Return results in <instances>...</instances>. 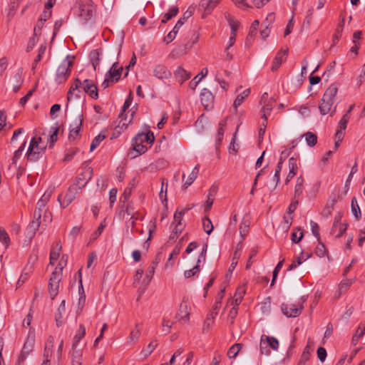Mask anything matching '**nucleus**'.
I'll return each instance as SVG.
<instances>
[{
  "mask_svg": "<svg viewBox=\"0 0 365 365\" xmlns=\"http://www.w3.org/2000/svg\"><path fill=\"white\" fill-rule=\"evenodd\" d=\"M338 91L336 85L331 84L324 92L323 97L319 102V109L322 115H326L331 112L330 115L332 116L336 111V107L331 110L335 97Z\"/></svg>",
  "mask_w": 365,
  "mask_h": 365,
  "instance_id": "nucleus-1",
  "label": "nucleus"
},
{
  "mask_svg": "<svg viewBox=\"0 0 365 365\" xmlns=\"http://www.w3.org/2000/svg\"><path fill=\"white\" fill-rule=\"evenodd\" d=\"M74 12L79 21L86 23L93 16L95 6L91 0H78Z\"/></svg>",
  "mask_w": 365,
  "mask_h": 365,
  "instance_id": "nucleus-2",
  "label": "nucleus"
},
{
  "mask_svg": "<svg viewBox=\"0 0 365 365\" xmlns=\"http://www.w3.org/2000/svg\"><path fill=\"white\" fill-rule=\"evenodd\" d=\"M73 56L68 55L58 66L55 76V81L57 84L65 83L71 73V67L73 65Z\"/></svg>",
  "mask_w": 365,
  "mask_h": 365,
  "instance_id": "nucleus-3",
  "label": "nucleus"
},
{
  "mask_svg": "<svg viewBox=\"0 0 365 365\" xmlns=\"http://www.w3.org/2000/svg\"><path fill=\"white\" fill-rule=\"evenodd\" d=\"M59 266H61L59 270H58V267H56L55 271L52 272L48 282V292L52 299L58 294L59 282L61 280L63 267L61 264H59Z\"/></svg>",
  "mask_w": 365,
  "mask_h": 365,
  "instance_id": "nucleus-4",
  "label": "nucleus"
},
{
  "mask_svg": "<svg viewBox=\"0 0 365 365\" xmlns=\"http://www.w3.org/2000/svg\"><path fill=\"white\" fill-rule=\"evenodd\" d=\"M268 346L277 351L279 348V341L274 336L262 335L259 344L261 354L267 355L269 353V351L267 349Z\"/></svg>",
  "mask_w": 365,
  "mask_h": 365,
  "instance_id": "nucleus-5",
  "label": "nucleus"
},
{
  "mask_svg": "<svg viewBox=\"0 0 365 365\" xmlns=\"http://www.w3.org/2000/svg\"><path fill=\"white\" fill-rule=\"evenodd\" d=\"M93 175V169L90 167L85 168L83 171L76 177L75 182L72 185L76 186L78 190L84 187Z\"/></svg>",
  "mask_w": 365,
  "mask_h": 365,
  "instance_id": "nucleus-6",
  "label": "nucleus"
},
{
  "mask_svg": "<svg viewBox=\"0 0 365 365\" xmlns=\"http://www.w3.org/2000/svg\"><path fill=\"white\" fill-rule=\"evenodd\" d=\"M303 307L302 304L283 303L281 310L287 317H297L301 314Z\"/></svg>",
  "mask_w": 365,
  "mask_h": 365,
  "instance_id": "nucleus-7",
  "label": "nucleus"
},
{
  "mask_svg": "<svg viewBox=\"0 0 365 365\" xmlns=\"http://www.w3.org/2000/svg\"><path fill=\"white\" fill-rule=\"evenodd\" d=\"M80 190L76 187V186L71 185L68 188L67 192L63 196V200L61 201L62 195H59L58 197V200L60 202L61 205L63 207H67L69 204H71L76 197L77 193Z\"/></svg>",
  "mask_w": 365,
  "mask_h": 365,
  "instance_id": "nucleus-8",
  "label": "nucleus"
},
{
  "mask_svg": "<svg viewBox=\"0 0 365 365\" xmlns=\"http://www.w3.org/2000/svg\"><path fill=\"white\" fill-rule=\"evenodd\" d=\"M200 100L206 110H210L213 108L214 96L207 88H205L201 91Z\"/></svg>",
  "mask_w": 365,
  "mask_h": 365,
  "instance_id": "nucleus-9",
  "label": "nucleus"
},
{
  "mask_svg": "<svg viewBox=\"0 0 365 365\" xmlns=\"http://www.w3.org/2000/svg\"><path fill=\"white\" fill-rule=\"evenodd\" d=\"M41 145L36 141L35 138H31L26 152V158L29 161L36 162L39 159V152L35 151V149Z\"/></svg>",
  "mask_w": 365,
  "mask_h": 365,
  "instance_id": "nucleus-10",
  "label": "nucleus"
},
{
  "mask_svg": "<svg viewBox=\"0 0 365 365\" xmlns=\"http://www.w3.org/2000/svg\"><path fill=\"white\" fill-rule=\"evenodd\" d=\"M123 70L122 66L118 67V62H115L106 75L111 78V83H117L120 78Z\"/></svg>",
  "mask_w": 365,
  "mask_h": 365,
  "instance_id": "nucleus-11",
  "label": "nucleus"
},
{
  "mask_svg": "<svg viewBox=\"0 0 365 365\" xmlns=\"http://www.w3.org/2000/svg\"><path fill=\"white\" fill-rule=\"evenodd\" d=\"M84 91L92 98L97 99L98 98V88L93 83V81L86 79L83 82Z\"/></svg>",
  "mask_w": 365,
  "mask_h": 365,
  "instance_id": "nucleus-12",
  "label": "nucleus"
},
{
  "mask_svg": "<svg viewBox=\"0 0 365 365\" xmlns=\"http://www.w3.org/2000/svg\"><path fill=\"white\" fill-rule=\"evenodd\" d=\"M288 54V48H282L279 51L273 60L272 71H277L286 59V56Z\"/></svg>",
  "mask_w": 365,
  "mask_h": 365,
  "instance_id": "nucleus-13",
  "label": "nucleus"
},
{
  "mask_svg": "<svg viewBox=\"0 0 365 365\" xmlns=\"http://www.w3.org/2000/svg\"><path fill=\"white\" fill-rule=\"evenodd\" d=\"M83 117L81 115H79L78 118L76 119L75 124L71 125V129L68 135V138L70 140H75L78 137L81 131Z\"/></svg>",
  "mask_w": 365,
  "mask_h": 365,
  "instance_id": "nucleus-14",
  "label": "nucleus"
},
{
  "mask_svg": "<svg viewBox=\"0 0 365 365\" xmlns=\"http://www.w3.org/2000/svg\"><path fill=\"white\" fill-rule=\"evenodd\" d=\"M341 215H339L338 216H336L334 218V221L332 227L331 229V234H335L336 231V228L338 227H339V231L336 234L337 238L341 237L346 230V224L341 223Z\"/></svg>",
  "mask_w": 365,
  "mask_h": 365,
  "instance_id": "nucleus-15",
  "label": "nucleus"
},
{
  "mask_svg": "<svg viewBox=\"0 0 365 365\" xmlns=\"http://www.w3.org/2000/svg\"><path fill=\"white\" fill-rule=\"evenodd\" d=\"M153 75L158 79H168L171 77L170 71L164 65H157L153 69Z\"/></svg>",
  "mask_w": 365,
  "mask_h": 365,
  "instance_id": "nucleus-16",
  "label": "nucleus"
},
{
  "mask_svg": "<svg viewBox=\"0 0 365 365\" xmlns=\"http://www.w3.org/2000/svg\"><path fill=\"white\" fill-rule=\"evenodd\" d=\"M34 347V341L32 339H27L21 349V354L19 356V363L24 362L26 358L32 351Z\"/></svg>",
  "mask_w": 365,
  "mask_h": 365,
  "instance_id": "nucleus-17",
  "label": "nucleus"
},
{
  "mask_svg": "<svg viewBox=\"0 0 365 365\" xmlns=\"http://www.w3.org/2000/svg\"><path fill=\"white\" fill-rule=\"evenodd\" d=\"M133 140H135L138 143H147L150 145H152L155 140V138L153 133L151 131H148L147 133H138Z\"/></svg>",
  "mask_w": 365,
  "mask_h": 365,
  "instance_id": "nucleus-18",
  "label": "nucleus"
},
{
  "mask_svg": "<svg viewBox=\"0 0 365 365\" xmlns=\"http://www.w3.org/2000/svg\"><path fill=\"white\" fill-rule=\"evenodd\" d=\"M132 103V97L131 93L129 94L128 97L125 99L124 104L122 107L121 112L119 114L118 118L120 119L119 122V125L121 126V128H126L128 126V124L125 122H123L124 120H125V110L130 106Z\"/></svg>",
  "mask_w": 365,
  "mask_h": 365,
  "instance_id": "nucleus-19",
  "label": "nucleus"
},
{
  "mask_svg": "<svg viewBox=\"0 0 365 365\" xmlns=\"http://www.w3.org/2000/svg\"><path fill=\"white\" fill-rule=\"evenodd\" d=\"M41 219H34L29 224L26 232L29 238H33L41 225Z\"/></svg>",
  "mask_w": 365,
  "mask_h": 365,
  "instance_id": "nucleus-20",
  "label": "nucleus"
},
{
  "mask_svg": "<svg viewBox=\"0 0 365 365\" xmlns=\"http://www.w3.org/2000/svg\"><path fill=\"white\" fill-rule=\"evenodd\" d=\"M175 77L180 84L189 79L191 76L190 72L187 71L182 67H178L174 73Z\"/></svg>",
  "mask_w": 365,
  "mask_h": 365,
  "instance_id": "nucleus-21",
  "label": "nucleus"
},
{
  "mask_svg": "<svg viewBox=\"0 0 365 365\" xmlns=\"http://www.w3.org/2000/svg\"><path fill=\"white\" fill-rule=\"evenodd\" d=\"M83 351L80 349L73 348L72 346L71 351V364L82 365Z\"/></svg>",
  "mask_w": 365,
  "mask_h": 365,
  "instance_id": "nucleus-22",
  "label": "nucleus"
},
{
  "mask_svg": "<svg viewBox=\"0 0 365 365\" xmlns=\"http://www.w3.org/2000/svg\"><path fill=\"white\" fill-rule=\"evenodd\" d=\"M65 312H66V302H65V300H63L61 302V304L55 314V319H56V325L58 327L62 325L63 316V314L65 313Z\"/></svg>",
  "mask_w": 365,
  "mask_h": 365,
  "instance_id": "nucleus-23",
  "label": "nucleus"
},
{
  "mask_svg": "<svg viewBox=\"0 0 365 365\" xmlns=\"http://www.w3.org/2000/svg\"><path fill=\"white\" fill-rule=\"evenodd\" d=\"M101 55V49L92 50L89 53L91 62L95 71L97 69V67L100 63Z\"/></svg>",
  "mask_w": 365,
  "mask_h": 365,
  "instance_id": "nucleus-24",
  "label": "nucleus"
},
{
  "mask_svg": "<svg viewBox=\"0 0 365 365\" xmlns=\"http://www.w3.org/2000/svg\"><path fill=\"white\" fill-rule=\"evenodd\" d=\"M217 192V188L214 186H212L210 190L207 195V200L204 205V210L205 212H207L211 209L213 202H214V196Z\"/></svg>",
  "mask_w": 365,
  "mask_h": 365,
  "instance_id": "nucleus-25",
  "label": "nucleus"
},
{
  "mask_svg": "<svg viewBox=\"0 0 365 365\" xmlns=\"http://www.w3.org/2000/svg\"><path fill=\"white\" fill-rule=\"evenodd\" d=\"M199 168L200 165H197L192 170V172L190 173L188 178L185 182V183L182 185V187L184 189H187L190 185H191L193 182L196 180L198 173H199Z\"/></svg>",
  "mask_w": 365,
  "mask_h": 365,
  "instance_id": "nucleus-26",
  "label": "nucleus"
},
{
  "mask_svg": "<svg viewBox=\"0 0 365 365\" xmlns=\"http://www.w3.org/2000/svg\"><path fill=\"white\" fill-rule=\"evenodd\" d=\"M224 293H225V288L222 289L217 294V296L215 297V302L214 306L212 307V311L211 312V315H212V314L217 315V314L218 310L221 305L222 299L224 297Z\"/></svg>",
  "mask_w": 365,
  "mask_h": 365,
  "instance_id": "nucleus-27",
  "label": "nucleus"
},
{
  "mask_svg": "<svg viewBox=\"0 0 365 365\" xmlns=\"http://www.w3.org/2000/svg\"><path fill=\"white\" fill-rule=\"evenodd\" d=\"M58 130H59V128L57 125H56L55 126H52L50 128V131H49L50 135H49V138L48 140V143L49 144L48 146L50 148L53 146L54 143L58 140Z\"/></svg>",
  "mask_w": 365,
  "mask_h": 365,
  "instance_id": "nucleus-28",
  "label": "nucleus"
},
{
  "mask_svg": "<svg viewBox=\"0 0 365 365\" xmlns=\"http://www.w3.org/2000/svg\"><path fill=\"white\" fill-rule=\"evenodd\" d=\"M194 205H192L191 207H186L181 211L176 210L174 214V220L173 222H172L171 226L178 225V223H180V225H182V220L183 215L185 214L186 212L192 209Z\"/></svg>",
  "mask_w": 365,
  "mask_h": 365,
  "instance_id": "nucleus-29",
  "label": "nucleus"
},
{
  "mask_svg": "<svg viewBox=\"0 0 365 365\" xmlns=\"http://www.w3.org/2000/svg\"><path fill=\"white\" fill-rule=\"evenodd\" d=\"M351 210L352 214L354 215V216L355 217V218L357 220L361 219V210L359 206V204H358L356 197H354L351 199Z\"/></svg>",
  "mask_w": 365,
  "mask_h": 365,
  "instance_id": "nucleus-30",
  "label": "nucleus"
},
{
  "mask_svg": "<svg viewBox=\"0 0 365 365\" xmlns=\"http://www.w3.org/2000/svg\"><path fill=\"white\" fill-rule=\"evenodd\" d=\"M158 262L157 260H155L149 266L147 273H146V275H145V277L143 280V283H145V285H148L150 283V282L153 277V275L155 272V267L158 265Z\"/></svg>",
  "mask_w": 365,
  "mask_h": 365,
  "instance_id": "nucleus-31",
  "label": "nucleus"
},
{
  "mask_svg": "<svg viewBox=\"0 0 365 365\" xmlns=\"http://www.w3.org/2000/svg\"><path fill=\"white\" fill-rule=\"evenodd\" d=\"M275 101L272 99H270L267 103H266L262 108V118L264 119V121L267 120V115H269L272 111L273 107L274 106Z\"/></svg>",
  "mask_w": 365,
  "mask_h": 365,
  "instance_id": "nucleus-32",
  "label": "nucleus"
},
{
  "mask_svg": "<svg viewBox=\"0 0 365 365\" xmlns=\"http://www.w3.org/2000/svg\"><path fill=\"white\" fill-rule=\"evenodd\" d=\"M86 334V328L83 324H80L79 328L74 336L73 342V347L76 348L77 347V344L81 341V339L84 337Z\"/></svg>",
  "mask_w": 365,
  "mask_h": 365,
  "instance_id": "nucleus-33",
  "label": "nucleus"
},
{
  "mask_svg": "<svg viewBox=\"0 0 365 365\" xmlns=\"http://www.w3.org/2000/svg\"><path fill=\"white\" fill-rule=\"evenodd\" d=\"M179 11V9L178 6H173L170 8L168 11V12L165 13L164 16H163V19L161 20V24H165L169 20H170L173 17L177 16L178 13Z\"/></svg>",
  "mask_w": 365,
  "mask_h": 365,
  "instance_id": "nucleus-34",
  "label": "nucleus"
},
{
  "mask_svg": "<svg viewBox=\"0 0 365 365\" xmlns=\"http://www.w3.org/2000/svg\"><path fill=\"white\" fill-rule=\"evenodd\" d=\"M302 137L305 138L307 144L310 147L314 146L317 143V135L312 132H307L303 135H302L299 139L302 138Z\"/></svg>",
  "mask_w": 365,
  "mask_h": 365,
  "instance_id": "nucleus-35",
  "label": "nucleus"
},
{
  "mask_svg": "<svg viewBox=\"0 0 365 365\" xmlns=\"http://www.w3.org/2000/svg\"><path fill=\"white\" fill-rule=\"evenodd\" d=\"M250 89L247 88L242 93L237 95L236 99L234 101L233 106L235 109L240 106L242 102L245 101V99L250 95Z\"/></svg>",
  "mask_w": 365,
  "mask_h": 365,
  "instance_id": "nucleus-36",
  "label": "nucleus"
},
{
  "mask_svg": "<svg viewBox=\"0 0 365 365\" xmlns=\"http://www.w3.org/2000/svg\"><path fill=\"white\" fill-rule=\"evenodd\" d=\"M61 250V245L60 242L56 243V250L52 248L50 252V264H54V263L57 261L60 255V250Z\"/></svg>",
  "mask_w": 365,
  "mask_h": 365,
  "instance_id": "nucleus-37",
  "label": "nucleus"
},
{
  "mask_svg": "<svg viewBox=\"0 0 365 365\" xmlns=\"http://www.w3.org/2000/svg\"><path fill=\"white\" fill-rule=\"evenodd\" d=\"M0 242L7 249L10 245V237L5 229L0 227Z\"/></svg>",
  "mask_w": 365,
  "mask_h": 365,
  "instance_id": "nucleus-38",
  "label": "nucleus"
},
{
  "mask_svg": "<svg viewBox=\"0 0 365 365\" xmlns=\"http://www.w3.org/2000/svg\"><path fill=\"white\" fill-rule=\"evenodd\" d=\"M225 18L227 19L229 25L231 29V34H233V36H236L237 31L239 26L238 21H235L234 19H232L230 14H226Z\"/></svg>",
  "mask_w": 365,
  "mask_h": 365,
  "instance_id": "nucleus-39",
  "label": "nucleus"
},
{
  "mask_svg": "<svg viewBox=\"0 0 365 365\" xmlns=\"http://www.w3.org/2000/svg\"><path fill=\"white\" fill-rule=\"evenodd\" d=\"M202 227L204 231L207 234L210 235L213 230V225L212 221L208 217L202 218Z\"/></svg>",
  "mask_w": 365,
  "mask_h": 365,
  "instance_id": "nucleus-40",
  "label": "nucleus"
},
{
  "mask_svg": "<svg viewBox=\"0 0 365 365\" xmlns=\"http://www.w3.org/2000/svg\"><path fill=\"white\" fill-rule=\"evenodd\" d=\"M105 138H106V135L103 134L102 132L100 133L93 140V141L91 144L90 150L93 151V150H95Z\"/></svg>",
  "mask_w": 365,
  "mask_h": 365,
  "instance_id": "nucleus-41",
  "label": "nucleus"
},
{
  "mask_svg": "<svg viewBox=\"0 0 365 365\" xmlns=\"http://www.w3.org/2000/svg\"><path fill=\"white\" fill-rule=\"evenodd\" d=\"M242 346V344H235L232 345L227 351V356L230 359H234L237 356L239 353L241 347Z\"/></svg>",
  "mask_w": 365,
  "mask_h": 365,
  "instance_id": "nucleus-42",
  "label": "nucleus"
},
{
  "mask_svg": "<svg viewBox=\"0 0 365 365\" xmlns=\"http://www.w3.org/2000/svg\"><path fill=\"white\" fill-rule=\"evenodd\" d=\"M45 210H48L47 208H46V205L38 201L36 210L34 213V218L41 219L42 214L44 212Z\"/></svg>",
  "mask_w": 365,
  "mask_h": 365,
  "instance_id": "nucleus-43",
  "label": "nucleus"
},
{
  "mask_svg": "<svg viewBox=\"0 0 365 365\" xmlns=\"http://www.w3.org/2000/svg\"><path fill=\"white\" fill-rule=\"evenodd\" d=\"M192 15V11L188 9L184 14L182 18H180L175 25V28L176 29H180V28L184 24L185 21L190 18Z\"/></svg>",
  "mask_w": 365,
  "mask_h": 365,
  "instance_id": "nucleus-44",
  "label": "nucleus"
},
{
  "mask_svg": "<svg viewBox=\"0 0 365 365\" xmlns=\"http://www.w3.org/2000/svg\"><path fill=\"white\" fill-rule=\"evenodd\" d=\"M26 141H24L21 145L19 148L17 150L14 152V156L12 158V164L16 165L18 160L21 158L22 155V152L24 150L26 147Z\"/></svg>",
  "mask_w": 365,
  "mask_h": 365,
  "instance_id": "nucleus-45",
  "label": "nucleus"
},
{
  "mask_svg": "<svg viewBox=\"0 0 365 365\" xmlns=\"http://www.w3.org/2000/svg\"><path fill=\"white\" fill-rule=\"evenodd\" d=\"M158 346V343L156 341H152L147 347L142 351V354L144 357H148L151 354V353L154 351V349Z\"/></svg>",
  "mask_w": 365,
  "mask_h": 365,
  "instance_id": "nucleus-46",
  "label": "nucleus"
},
{
  "mask_svg": "<svg viewBox=\"0 0 365 365\" xmlns=\"http://www.w3.org/2000/svg\"><path fill=\"white\" fill-rule=\"evenodd\" d=\"M293 221L292 215H284L282 222V228L287 232L290 228Z\"/></svg>",
  "mask_w": 365,
  "mask_h": 365,
  "instance_id": "nucleus-47",
  "label": "nucleus"
},
{
  "mask_svg": "<svg viewBox=\"0 0 365 365\" xmlns=\"http://www.w3.org/2000/svg\"><path fill=\"white\" fill-rule=\"evenodd\" d=\"M82 84L83 83L80 79H78V78L75 79L74 83L71 86V88L68 92V96H67L68 102H69V101L71 99V96L72 95L73 91H74L75 90H77L79 87L81 86ZM68 103H67V105H66L67 107H68Z\"/></svg>",
  "mask_w": 365,
  "mask_h": 365,
  "instance_id": "nucleus-48",
  "label": "nucleus"
},
{
  "mask_svg": "<svg viewBox=\"0 0 365 365\" xmlns=\"http://www.w3.org/2000/svg\"><path fill=\"white\" fill-rule=\"evenodd\" d=\"M178 29H176L175 27H173V30L170 31L168 34L167 36H165L163 38V41L166 43V44H168L170 43V42H172L176 37L177 36V34L178 32Z\"/></svg>",
  "mask_w": 365,
  "mask_h": 365,
  "instance_id": "nucleus-49",
  "label": "nucleus"
},
{
  "mask_svg": "<svg viewBox=\"0 0 365 365\" xmlns=\"http://www.w3.org/2000/svg\"><path fill=\"white\" fill-rule=\"evenodd\" d=\"M133 149L135 152H137L139 155L145 153L148 148L143 143H138L135 140H133Z\"/></svg>",
  "mask_w": 365,
  "mask_h": 365,
  "instance_id": "nucleus-50",
  "label": "nucleus"
},
{
  "mask_svg": "<svg viewBox=\"0 0 365 365\" xmlns=\"http://www.w3.org/2000/svg\"><path fill=\"white\" fill-rule=\"evenodd\" d=\"M216 315H211V314L207 317L206 319L204 322L203 327H202V331L203 332L207 331L214 322V319Z\"/></svg>",
  "mask_w": 365,
  "mask_h": 365,
  "instance_id": "nucleus-51",
  "label": "nucleus"
},
{
  "mask_svg": "<svg viewBox=\"0 0 365 365\" xmlns=\"http://www.w3.org/2000/svg\"><path fill=\"white\" fill-rule=\"evenodd\" d=\"M148 228L149 236H148L147 240L145 241V242L144 243V246H145L147 247H149V245H150L149 242L151 240L152 235L155 232V230L156 228L155 223L150 221L148 225Z\"/></svg>",
  "mask_w": 365,
  "mask_h": 365,
  "instance_id": "nucleus-52",
  "label": "nucleus"
},
{
  "mask_svg": "<svg viewBox=\"0 0 365 365\" xmlns=\"http://www.w3.org/2000/svg\"><path fill=\"white\" fill-rule=\"evenodd\" d=\"M106 227V224L103 223V222H101L98 227L97 228V230L96 231H94L91 235V238H90V241H94L96 240L102 233V232L103 231L104 228Z\"/></svg>",
  "mask_w": 365,
  "mask_h": 365,
  "instance_id": "nucleus-53",
  "label": "nucleus"
},
{
  "mask_svg": "<svg viewBox=\"0 0 365 365\" xmlns=\"http://www.w3.org/2000/svg\"><path fill=\"white\" fill-rule=\"evenodd\" d=\"M173 226H174V227L173 230V232L170 237V238L171 240H175V239L178 238V235L180 234L182 232V230L184 229V225H180V223H178V225H175Z\"/></svg>",
  "mask_w": 365,
  "mask_h": 365,
  "instance_id": "nucleus-54",
  "label": "nucleus"
},
{
  "mask_svg": "<svg viewBox=\"0 0 365 365\" xmlns=\"http://www.w3.org/2000/svg\"><path fill=\"white\" fill-rule=\"evenodd\" d=\"M200 269L199 264H196L192 269L185 270L184 272V276L185 278H190L191 277L195 276L197 273L200 272Z\"/></svg>",
  "mask_w": 365,
  "mask_h": 365,
  "instance_id": "nucleus-55",
  "label": "nucleus"
},
{
  "mask_svg": "<svg viewBox=\"0 0 365 365\" xmlns=\"http://www.w3.org/2000/svg\"><path fill=\"white\" fill-rule=\"evenodd\" d=\"M284 261V259L280 260L277 263V266L275 267V268H274V269L273 271V275H272V279L271 286L274 285V282H275V280L277 279V274H278L279 272L280 271V269H282V267L283 266Z\"/></svg>",
  "mask_w": 365,
  "mask_h": 365,
  "instance_id": "nucleus-56",
  "label": "nucleus"
},
{
  "mask_svg": "<svg viewBox=\"0 0 365 365\" xmlns=\"http://www.w3.org/2000/svg\"><path fill=\"white\" fill-rule=\"evenodd\" d=\"M310 225H311V230H312V234L317 238L318 241H319L320 235H319V227L318 224L317 222L311 220Z\"/></svg>",
  "mask_w": 365,
  "mask_h": 365,
  "instance_id": "nucleus-57",
  "label": "nucleus"
},
{
  "mask_svg": "<svg viewBox=\"0 0 365 365\" xmlns=\"http://www.w3.org/2000/svg\"><path fill=\"white\" fill-rule=\"evenodd\" d=\"M78 151V148H71L69 149L67 153H66L63 160L65 162H68L71 160L73 158V156L76 154V153Z\"/></svg>",
  "mask_w": 365,
  "mask_h": 365,
  "instance_id": "nucleus-58",
  "label": "nucleus"
},
{
  "mask_svg": "<svg viewBox=\"0 0 365 365\" xmlns=\"http://www.w3.org/2000/svg\"><path fill=\"white\" fill-rule=\"evenodd\" d=\"M257 253V250L256 247H253L250 250L249 259H248L247 264H246L247 269L250 268V267L253 262L252 259L256 256Z\"/></svg>",
  "mask_w": 365,
  "mask_h": 365,
  "instance_id": "nucleus-59",
  "label": "nucleus"
},
{
  "mask_svg": "<svg viewBox=\"0 0 365 365\" xmlns=\"http://www.w3.org/2000/svg\"><path fill=\"white\" fill-rule=\"evenodd\" d=\"M289 171H293L297 173L298 167H297V159L294 157H291L289 159Z\"/></svg>",
  "mask_w": 365,
  "mask_h": 365,
  "instance_id": "nucleus-60",
  "label": "nucleus"
},
{
  "mask_svg": "<svg viewBox=\"0 0 365 365\" xmlns=\"http://www.w3.org/2000/svg\"><path fill=\"white\" fill-rule=\"evenodd\" d=\"M249 225L245 222L242 221L240 227V233L242 239L247 235L248 232Z\"/></svg>",
  "mask_w": 365,
  "mask_h": 365,
  "instance_id": "nucleus-61",
  "label": "nucleus"
},
{
  "mask_svg": "<svg viewBox=\"0 0 365 365\" xmlns=\"http://www.w3.org/2000/svg\"><path fill=\"white\" fill-rule=\"evenodd\" d=\"M326 252L327 251H326L325 245L322 242L319 241V245H318V246L317 247V250H316V253H317V256L322 257L325 255Z\"/></svg>",
  "mask_w": 365,
  "mask_h": 365,
  "instance_id": "nucleus-62",
  "label": "nucleus"
},
{
  "mask_svg": "<svg viewBox=\"0 0 365 365\" xmlns=\"http://www.w3.org/2000/svg\"><path fill=\"white\" fill-rule=\"evenodd\" d=\"M349 120V117L347 115V113H345L339 120V129L345 130L346 128Z\"/></svg>",
  "mask_w": 365,
  "mask_h": 365,
  "instance_id": "nucleus-63",
  "label": "nucleus"
},
{
  "mask_svg": "<svg viewBox=\"0 0 365 365\" xmlns=\"http://www.w3.org/2000/svg\"><path fill=\"white\" fill-rule=\"evenodd\" d=\"M298 200L293 198L292 202L290 203L287 208V214L292 215V213H294L298 205Z\"/></svg>",
  "mask_w": 365,
  "mask_h": 365,
  "instance_id": "nucleus-64",
  "label": "nucleus"
}]
</instances>
